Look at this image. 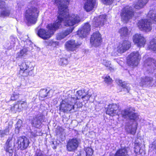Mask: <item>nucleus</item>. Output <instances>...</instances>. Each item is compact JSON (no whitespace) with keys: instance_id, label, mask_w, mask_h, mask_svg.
I'll use <instances>...</instances> for the list:
<instances>
[{"instance_id":"obj_1","label":"nucleus","mask_w":156,"mask_h":156,"mask_svg":"<svg viewBox=\"0 0 156 156\" xmlns=\"http://www.w3.org/2000/svg\"><path fill=\"white\" fill-rule=\"evenodd\" d=\"M70 0H54V3L58 9L57 19L53 23L48 24L47 28L49 31L40 29L38 31V35L44 39L50 37L54 33L62 27L63 22L66 26H73L80 21L79 17L74 14H70L68 9Z\"/></svg>"},{"instance_id":"obj_2","label":"nucleus","mask_w":156,"mask_h":156,"mask_svg":"<svg viewBox=\"0 0 156 156\" xmlns=\"http://www.w3.org/2000/svg\"><path fill=\"white\" fill-rule=\"evenodd\" d=\"M80 99L71 98L70 100L66 101L62 100L59 105V110L64 113L70 111L74 109V105L76 106L77 108L82 107L83 104Z\"/></svg>"},{"instance_id":"obj_3","label":"nucleus","mask_w":156,"mask_h":156,"mask_svg":"<svg viewBox=\"0 0 156 156\" xmlns=\"http://www.w3.org/2000/svg\"><path fill=\"white\" fill-rule=\"evenodd\" d=\"M39 11L37 8L32 6L27 9L25 12V17L28 23L35 24L37 20Z\"/></svg>"},{"instance_id":"obj_4","label":"nucleus","mask_w":156,"mask_h":156,"mask_svg":"<svg viewBox=\"0 0 156 156\" xmlns=\"http://www.w3.org/2000/svg\"><path fill=\"white\" fill-rule=\"evenodd\" d=\"M20 68L17 75L21 76H31L34 74V67L25 62H23L19 66Z\"/></svg>"},{"instance_id":"obj_5","label":"nucleus","mask_w":156,"mask_h":156,"mask_svg":"<svg viewBox=\"0 0 156 156\" xmlns=\"http://www.w3.org/2000/svg\"><path fill=\"white\" fill-rule=\"evenodd\" d=\"M135 111L134 108L129 107L127 109L122 110L121 112V116L124 119L128 117L129 120L136 121L139 118L138 113L135 112Z\"/></svg>"},{"instance_id":"obj_6","label":"nucleus","mask_w":156,"mask_h":156,"mask_svg":"<svg viewBox=\"0 0 156 156\" xmlns=\"http://www.w3.org/2000/svg\"><path fill=\"white\" fill-rule=\"evenodd\" d=\"M134 15L135 12L132 8L126 6L122 9L120 16L122 21L127 23L134 16Z\"/></svg>"},{"instance_id":"obj_7","label":"nucleus","mask_w":156,"mask_h":156,"mask_svg":"<svg viewBox=\"0 0 156 156\" xmlns=\"http://www.w3.org/2000/svg\"><path fill=\"white\" fill-rule=\"evenodd\" d=\"M140 59V55L137 52L131 53L126 59V63L129 66H132L133 68L137 66L139 63Z\"/></svg>"},{"instance_id":"obj_8","label":"nucleus","mask_w":156,"mask_h":156,"mask_svg":"<svg viewBox=\"0 0 156 156\" xmlns=\"http://www.w3.org/2000/svg\"><path fill=\"white\" fill-rule=\"evenodd\" d=\"M101 34L99 31L94 32L90 38V43L91 45L95 47L100 46L102 42Z\"/></svg>"},{"instance_id":"obj_9","label":"nucleus","mask_w":156,"mask_h":156,"mask_svg":"<svg viewBox=\"0 0 156 156\" xmlns=\"http://www.w3.org/2000/svg\"><path fill=\"white\" fill-rule=\"evenodd\" d=\"M152 23L149 20L144 19L139 20L137 25L141 30L145 32H150L152 29Z\"/></svg>"},{"instance_id":"obj_10","label":"nucleus","mask_w":156,"mask_h":156,"mask_svg":"<svg viewBox=\"0 0 156 156\" xmlns=\"http://www.w3.org/2000/svg\"><path fill=\"white\" fill-rule=\"evenodd\" d=\"M82 44V43L80 42H76L75 40L72 39L68 40L66 42L65 47L67 51L73 52L80 48Z\"/></svg>"},{"instance_id":"obj_11","label":"nucleus","mask_w":156,"mask_h":156,"mask_svg":"<svg viewBox=\"0 0 156 156\" xmlns=\"http://www.w3.org/2000/svg\"><path fill=\"white\" fill-rule=\"evenodd\" d=\"M79 144V140L77 138L70 139L66 142V150L69 152H74L77 150Z\"/></svg>"},{"instance_id":"obj_12","label":"nucleus","mask_w":156,"mask_h":156,"mask_svg":"<svg viewBox=\"0 0 156 156\" xmlns=\"http://www.w3.org/2000/svg\"><path fill=\"white\" fill-rule=\"evenodd\" d=\"M90 25L88 23H86L82 27L78 30L76 34L79 37L83 38L90 34Z\"/></svg>"},{"instance_id":"obj_13","label":"nucleus","mask_w":156,"mask_h":156,"mask_svg":"<svg viewBox=\"0 0 156 156\" xmlns=\"http://www.w3.org/2000/svg\"><path fill=\"white\" fill-rule=\"evenodd\" d=\"M131 42L129 40H124L120 42L117 47V51L122 54L129 50L131 47Z\"/></svg>"},{"instance_id":"obj_14","label":"nucleus","mask_w":156,"mask_h":156,"mask_svg":"<svg viewBox=\"0 0 156 156\" xmlns=\"http://www.w3.org/2000/svg\"><path fill=\"white\" fill-rule=\"evenodd\" d=\"M17 148L21 150L26 149L30 144L29 139L25 136L19 137L17 139Z\"/></svg>"},{"instance_id":"obj_15","label":"nucleus","mask_w":156,"mask_h":156,"mask_svg":"<svg viewBox=\"0 0 156 156\" xmlns=\"http://www.w3.org/2000/svg\"><path fill=\"white\" fill-rule=\"evenodd\" d=\"M119 106L115 104L109 105L106 111V113L111 116H114L118 114L117 110L119 109Z\"/></svg>"},{"instance_id":"obj_16","label":"nucleus","mask_w":156,"mask_h":156,"mask_svg":"<svg viewBox=\"0 0 156 156\" xmlns=\"http://www.w3.org/2000/svg\"><path fill=\"white\" fill-rule=\"evenodd\" d=\"M133 39L134 43L139 47H144L146 44V40L141 34H135L133 36Z\"/></svg>"},{"instance_id":"obj_17","label":"nucleus","mask_w":156,"mask_h":156,"mask_svg":"<svg viewBox=\"0 0 156 156\" xmlns=\"http://www.w3.org/2000/svg\"><path fill=\"white\" fill-rule=\"evenodd\" d=\"M12 139V137H9L5 143L4 148L6 152L5 154L6 156H12L13 154L14 149L11 142Z\"/></svg>"},{"instance_id":"obj_18","label":"nucleus","mask_w":156,"mask_h":156,"mask_svg":"<svg viewBox=\"0 0 156 156\" xmlns=\"http://www.w3.org/2000/svg\"><path fill=\"white\" fill-rule=\"evenodd\" d=\"M0 9L2 10L0 12V17H4L10 16L11 11L9 9V7L6 5L5 1H0Z\"/></svg>"},{"instance_id":"obj_19","label":"nucleus","mask_w":156,"mask_h":156,"mask_svg":"<svg viewBox=\"0 0 156 156\" xmlns=\"http://www.w3.org/2000/svg\"><path fill=\"white\" fill-rule=\"evenodd\" d=\"M74 27H69L66 29L63 30L61 32L58 34L56 38L58 40H61L64 39L68 35L71 34L73 30Z\"/></svg>"},{"instance_id":"obj_20","label":"nucleus","mask_w":156,"mask_h":156,"mask_svg":"<svg viewBox=\"0 0 156 156\" xmlns=\"http://www.w3.org/2000/svg\"><path fill=\"white\" fill-rule=\"evenodd\" d=\"M154 80L153 77L146 76L144 77L141 78L140 84L142 87H143L146 85L149 87H152Z\"/></svg>"},{"instance_id":"obj_21","label":"nucleus","mask_w":156,"mask_h":156,"mask_svg":"<svg viewBox=\"0 0 156 156\" xmlns=\"http://www.w3.org/2000/svg\"><path fill=\"white\" fill-rule=\"evenodd\" d=\"M96 4V0H87L84 4L83 8L87 12H89L93 9Z\"/></svg>"},{"instance_id":"obj_22","label":"nucleus","mask_w":156,"mask_h":156,"mask_svg":"<svg viewBox=\"0 0 156 156\" xmlns=\"http://www.w3.org/2000/svg\"><path fill=\"white\" fill-rule=\"evenodd\" d=\"M120 37L122 38H128L130 34V31L126 26L122 27L118 30Z\"/></svg>"},{"instance_id":"obj_23","label":"nucleus","mask_w":156,"mask_h":156,"mask_svg":"<svg viewBox=\"0 0 156 156\" xmlns=\"http://www.w3.org/2000/svg\"><path fill=\"white\" fill-rule=\"evenodd\" d=\"M128 147H124L118 149L114 154V156H129Z\"/></svg>"},{"instance_id":"obj_24","label":"nucleus","mask_w":156,"mask_h":156,"mask_svg":"<svg viewBox=\"0 0 156 156\" xmlns=\"http://www.w3.org/2000/svg\"><path fill=\"white\" fill-rule=\"evenodd\" d=\"M90 96L88 94L85 92L83 90H79L77 91L76 98L84 99V97H87V100H89Z\"/></svg>"},{"instance_id":"obj_25","label":"nucleus","mask_w":156,"mask_h":156,"mask_svg":"<svg viewBox=\"0 0 156 156\" xmlns=\"http://www.w3.org/2000/svg\"><path fill=\"white\" fill-rule=\"evenodd\" d=\"M148 0H138L134 4V7L136 9H140L144 7L147 2Z\"/></svg>"},{"instance_id":"obj_26","label":"nucleus","mask_w":156,"mask_h":156,"mask_svg":"<svg viewBox=\"0 0 156 156\" xmlns=\"http://www.w3.org/2000/svg\"><path fill=\"white\" fill-rule=\"evenodd\" d=\"M147 49L151 50L156 53V39L153 38L150 41Z\"/></svg>"},{"instance_id":"obj_27","label":"nucleus","mask_w":156,"mask_h":156,"mask_svg":"<svg viewBox=\"0 0 156 156\" xmlns=\"http://www.w3.org/2000/svg\"><path fill=\"white\" fill-rule=\"evenodd\" d=\"M144 65L147 66H151L154 65L156 66V61L153 58L149 57L144 62Z\"/></svg>"},{"instance_id":"obj_28","label":"nucleus","mask_w":156,"mask_h":156,"mask_svg":"<svg viewBox=\"0 0 156 156\" xmlns=\"http://www.w3.org/2000/svg\"><path fill=\"white\" fill-rule=\"evenodd\" d=\"M51 90H48L46 89H43L40 90L39 95L42 98H44L50 95L49 93Z\"/></svg>"},{"instance_id":"obj_29","label":"nucleus","mask_w":156,"mask_h":156,"mask_svg":"<svg viewBox=\"0 0 156 156\" xmlns=\"http://www.w3.org/2000/svg\"><path fill=\"white\" fill-rule=\"evenodd\" d=\"M28 50L26 48H23L17 53L16 58H21L27 55Z\"/></svg>"},{"instance_id":"obj_30","label":"nucleus","mask_w":156,"mask_h":156,"mask_svg":"<svg viewBox=\"0 0 156 156\" xmlns=\"http://www.w3.org/2000/svg\"><path fill=\"white\" fill-rule=\"evenodd\" d=\"M134 152L136 156L138 154L141 155L143 153H144V151H141V148L138 143L135 144Z\"/></svg>"},{"instance_id":"obj_31","label":"nucleus","mask_w":156,"mask_h":156,"mask_svg":"<svg viewBox=\"0 0 156 156\" xmlns=\"http://www.w3.org/2000/svg\"><path fill=\"white\" fill-rule=\"evenodd\" d=\"M17 103L20 106L21 109H23L27 107V103L26 100L24 101L19 100L16 101Z\"/></svg>"},{"instance_id":"obj_32","label":"nucleus","mask_w":156,"mask_h":156,"mask_svg":"<svg viewBox=\"0 0 156 156\" xmlns=\"http://www.w3.org/2000/svg\"><path fill=\"white\" fill-rule=\"evenodd\" d=\"M21 109L20 106L16 102L13 104V105L10 107L11 110L12 111H14L16 112Z\"/></svg>"},{"instance_id":"obj_33","label":"nucleus","mask_w":156,"mask_h":156,"mask_svg":"<svg viewBox=\"0 0 156 156\" xmlns=\"http://www.w3.org/2000/svg\"><path fill=\"white\" fill-rule=\"evenodd\" d=\"M86 156H92L93 153L94 151L92 148L88 147L86 149Z\"/></svg>"},{"instance_id":"obj_34","label":"nucleus","mask_w":156,"mask_h":156,"mask_svg":"<svg viewBox=\"0 0 156 156\" xmlns=\"http://www.w3.org/2000/svg\"><path fill=\"white\" fill-rule=\"evenodd\" d=\"M20 94H16L14 93L11 95L10 100L12 101H16L18 100L20 97Z\"/></svg>"},{"instance_id":"obj_35","label":"nucleus","mask_w":156,"mask_h":156,"mask_svg":"<svg viewBox=\"0 0 156 156\" xmlns=\"http://www.w3.org/2000/svg\"><path fill=\"white\" fill-rule=\"evenodd\" d=\"M59 63L61 66H64L68 64L69 62L67 58H60Z\"/></svg>"},{"instance_id":"obj_36","label":"nucleus","mask_w":156,"mask_h":156,"mask_svg":"<svg viewBox=\"0 0 156 156\" xmlns=\"http://www.w3.org/2000/svg\"><path fill=\"white\" fill-rule=\"evenodd\" d=\"M104 81L105 82L108 84H110L112 81V80L109 76H106L104 78Z\"/></svg>"},{"instance_id":"obj_37","label":"nucleus","mask_w":156,"mask_h":156,"mask_svg":"<svg viewBox=\"0 0 156 156\" xmlns=\"http://www.w3.org/2000/svg\"><path fill=\"white\" fill-rule=\"evenodd\" d=\"M12 126V125H9L8 126H6L5 129L3 130L5 135H8L9 134L10 130L11 129Z\"/></svg>"},{"instance_id":"obj_38","label":"nucleus","mask_w":156,"mask_h":156,"mask_svg":"<svg viewBox=\"0 0 156 156\" xmlns=\"http://www.w3.org/2000/svg\"><path fill=\"white\" fill-rule=\"evenodd\" d=\"M101 1L104 4L107 5H112L113 3L114 0H101Z\"/></svg>"},{"instance_id":"obj_39","label":"nucleus","mask_w":156,"mask_h":156,"mask_svg":"<svg viewBox=\"0 0 156 156\" xmlns=\"http://www.w3.org/2000/svg\"><path fill=\"white\" fill-rule=\"evenodd\" d=\"M122 89V90H121L120 91H124L126 92V93H129L130 90V87L127 85L125 87L123 88Z\"/></svg>"},{"instance_id":"obj_40","label":"nucleus","mask_w":156,"mask_h":156,"mask_svg":"<svg viewBox=\"0 0 156 156\" xmlns=\"http://www.w3.org/2000/svg\"><path fill=\"white\" fill-rule=\"evenodd\" d=\"M119 85L120 87H122V88L125 87L127 85V83H125L124 82H122L121 80H119Z\"/></svg>"},{"instance_id":"obj_41","label":"nucleus","mask_w":156,"mask_h":156,"mask_svg":"<svg viewBox=\"0 0 156 156\" xmlns=\"http://www.w3.org/2000/svg\"><path fill=\"white\" fill-rule=\"evenodd\" d=\"M105 18H103V19L100 20L98 22V26H102L104 25V21H105Z\"/></svg>"},{"instance_id":"obj_42","label":"nucleus","mask_w":156,"mask_h":156,"mask_svg":"<svg viewBox=\"0 0 156 156\" xmlns=\"http://www.w3.org/2000/svg\"><path fill=\"white\" fill-rule=\"evenodd\" d=\"M136 127L135 128H133L131 129L129 131L130 133L132 134H134L136 132Z\"/></svg>"},{"instance_id":"obj_43","label":"nucleus","mask_w":156,"mask_h":156,"mask_svg":"<svg viewBox=\"0 0 156 156\" xmlns=\"http://www.w3.org/2000/svg\"><path fill=\"white\" fill-rule=\"evenodd\" d=\"M37 131H36L35 132H31V136H32V137H35L37 136Z\"/></svg>"},{"instance_id":"obj_44","label":"nucleus","mask_w":156,"mask_h":156,"mask_svg":"<svg viewBox=\"0 0 156 156\" xmlns=\"http://www.w3.org/2000/svg\"><path fill=\"white\" fill-rule=\"evenodd\" d=\"M5 135L3 130L2 129H0V137H2Z\"/></svg>"},{"instance_id":"obj_45","label":"nucleus","mask_w":156,"mask_h":156,"mask_svg":"<svg viewBox=\"0 0 156 156\" xmlns=\"http://www.w3.org/2000/svg\"><path fill=\"white\" fill-rule=\"evenodd\" d=\"M152 147H153L155 151V152L156 153V141H154L153 142V144H152Z\"/></svg>"},{"instance_id":"obj_46","label":"nucleus","mask_w":156,"mask_h":156,"mask_svg":"<svg viewBox=\"0 0 156 156\" xmlns=\"http://www.w3.org/2000/svg\"><path fill=\"white\" fill-rule=\"evenodd\" d=\"M152 20L153 23L156 24V14L154 15V18L153 19H152Z\"/></svg>"},{"instance_id":"obj_47","label":"nucleus","mask_w":156,"mask_h":156,"mask_svg":"<svg viewBox=\"0 0 156 156\" xmlns=\"http://www.w3.org/2000/svg\"><path fill=\"white\" fill-rule=\"evenodd\" d=\"M108 69L110 70V71L114 70V69L112 67H110V66H109V67H108Z\"/></svg>"},{"instance_id":"obj_48","label":"nucleus","mask_w":156,"mask_h":156,"mask_svg":"<svg viewBox=\"0 0 156 156\" xmlns=\"http://www.w3.org/2000/svg\"><path fill=\"white\" fill-rule=\"evenodd\" d=\"M111 64H109V63H107L106 64H105L104 65L105 66L107 67H109V66H110Z\"/></svg>"},{"instance_id":"obj_49","label":"nucleus","mask_w":156,"mask_h":156,"mask_svg":"<svg viewBox=\"0 0 156 156\" xmlns=\"http://www.w3.org/2000/svg\"><path fill=\"white\" fill-rule=\"evenodd\" d=\"M36 156H43V154L41 153L40 155H39L38 154H36Z\"/></svg>"},{"instance_id":"obj_50","label":"nucleus","mask_w":156,"mask_h":156,"mask_svg":"<svg viewBox=\"0 0 156 156\" xmlns=\"http://www.w3.org/2000/svg\"><path fill=\"white\" fill-rule=\"evenodd\" d=\"M84 101H88V100H87V97H84Z\"/></svg>"}]
</instances>
